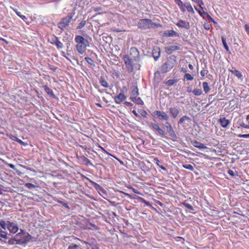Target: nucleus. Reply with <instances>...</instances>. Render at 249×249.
Listing matches in <instances>:
<instances>
[{
  "mask_svg": "<svg viewBox=\"0 0 249 249\" xmlns=\"http://www.w3.org/2000/svg\"><path fill=\"white\" fill-rule=\"evenodd\" d=\"M123 60L128 72H132L134 70V66L140 61V56L138 50L134 47L130 49V54L124 55Z\"/></svg>",
  "mask_w": 249,
  "mask_h": 249,
  "instance_id": "1",
  "label": "nucleus"
},
{
  "mask_svg": "<svg viewBox=\"0 0 249 249\" xmlns=\"http://www.w3.org/2000/svg\"><path fill=\"white\" fill-rule=\"evenodd\" d=\"M137 26L140 29H146L148 28H157L160 27L161 25L153 22L150 19L144 18L140 19Z\"/></svg>",
  "mask_w": 249,
  "mask_h": 249,
  "instance_id": "2",
  "label": "nucleus"
},
{
  "mask_svg": "<svg viewBox=\"0 0 249 249\" xmlns=\"http://www.w3.org/2000/svg\"><path fill=\"white\" fill-rule=\"evenodd\" d=\"M176 63V56L172 55L170 56L167 61L161 67L160 71L162 73H166L170 71L175 65Z\"/></svg>",
  "mask_w": 249,
  "mask_h": 249,
  "instance_id": "3",
  "label": "nucleus"
},
{
  "mask_svg": "<svg viewBox=\"0 0 249 249\" xmlns=\"http://www.w3.org/2000/svg\"><path fill=\"white\" fill-rule=\"evenodd\" d=\"M73 17L72 13H69L67 16L63 18L58 24V27L62 30L68 27Z\"/></svg>",
  "mask_w": 249,
  "mask_h": 249,
  "instance_id": "4",
  "label": "nucleus"
},
{
  "mask_svg": "<svg viewBox=\"0 0 249 249\" xmlns=\"http://www.w3.org/2000/svg\"><path fill=\"white\" fill-rule=\"evenodd\" d=\"M149 126L153 129V130L157 132V134L161 136L162 138H166L167 133L163 129L161 128L159 125L153 122L149 123Z\"/></svg>",
  "mask_w": 249,
  "mask_h": 249,
  "instance_id": "5",
  "label": "nucleus"
},
{
  "mask_svg": "<svg viewBox=\"0 0 249 249\" xmlns=\"http://www.w3.org/2000/svg\"><path fill=\"white\" fill-rule=\"evenodd\" d=\"M32 238H33V237L29 233H27L26 234L23 235L21 238H18V240L17 241V245H25L31 241Z\"/></svg>",
  "mask_w": 249,
  "mask_h": 249,
  "instance_id": "6",
  "label": "nucleus"
},
{
  "mask_svg": "<svg viewBox=\"0 0 249 249\" xmlns=\"http://www.w3.org/2000/svg\"><path fill=\"white\" fill-rule=\"evenodd\" d=\"M48 41L53 45L56 46L57 49L60 50L63 48V44L60 41L59 38L55 36H53L51 38L48 39Z\"/></svg>",
  "mask_w": 249,
  "mask_h": 249,
  "instance_id": "7",
  "label": "nucleus"
},
{
  "mask_svg": "<svg viewBox=\"0 0 249 249\" xmlns=\"http://www.w3.org/2000/svg\"><path fill=\"white\" fill-rule=\"evenodd\" d=\"M7 228L10 232L13 234L16 233L18 230V227L17 225L9 221H7Z\"/></svg>",
  "mask_w": 249,
  "mask_h": 249,
  "instance_id": "8",
  "label": "nucleus"
},
{
  "mask_svg": "<svg viewBox=\"0 0 249 249\" xmlns=\"http://www.w3.org/2000/svg\"><path fill=\"white\" fill-rule=\"evenodd\" d=\"M167 129V133H168L169 135L171 137V140L173 142H176L177 141L178 137L175 133V132L172 126H166Z\"/></svg>",
  "mask_w": 249,
  "mask_h": 249,
  "instance_id": "9",
  "label": "nucleus"
},
{
  "mask_svg": "<svg viewBox=\"0 0 249 249\" xmlns=\"http://www.w3.org/2000/svg\"><path fill=\"white\" fill-rule=\"evenodd\" d=\"M152 115L153 116L157 115L158 117H160V120L162 119L165 121H167L169 118V116L165 112L159 110L155 111Z\"/></svg>",
  "mask_w": 249,
  "mask_h": 249,
  "instance_id": "10",
  "label": "nucleus"
},
{
  "mask_svg": "<svg viewBox=\"0 0 249 249\" xmlns=\"http://www.w3.org/2000/svg\"><path fill=\"white\" fill-rule=\"evenodd\" d=\"M169 112L172 118H176L180 112V109L179 107H174L168 108Z\"/></svg>",
  "mask_w": 249,
  "mask_h": 249,
  "instance_id": "11",
  "label": "nucleus"
},
{
  "mask_svg": "<svg viewBox=\"0 0 249 249\" xmlns=\"http://www.w3.org/2000/svg\"><path fill=\"white\" fill-rule=\"evenodd\" d=\"M74 40L77 44H82L85 45H89L88 40L86 39L82 36L80 35L76 36L74 38Z\"/></svg>",
  "mask_w": 249,
  "mask_h": 249,
  "instance_id": "12",
  "label": "nucleus"
},
{
  "mask_svg": "<svg viewBox=\"0 0 249 249\" xmlns=\"http://www.w3.org/2000/svg\"><path fill=\"white\" fill-rule=\"evenodd\" d=\"M176 25L179 28H184L189 30L190 28V24L188 22L180 19L176 23Z\"/></svg>",
  "mask_w": 249,
  "mask_h": 249,
  "instance_id": "13",
  "label": "nucleus"
},
{
  "mask_svg": "<svg viewBox=\"0 0 249 249\" xmlns=\"http://www.w3.org/2000/svg\"><path fill=\"white\" fill-rule=\"evenodd\" d=\"M126 96L123 92L120 93L118 95L114 97V99L116 104H120L122 102L126 99Z\"/></svg>",
  "mask_w": 249,
  "mask_h": 249,
  "instance_id": "14",
  "label": "nucleus"
},
{
  "mask_svg": "<svg viewBox=\"0 0 249 249\" xmlns=\"http://www.w3.org/2000/svg\"><path fill=\"white\" fill-rule=\"evenodd\" d=\"M160 51L159 47H154L152 50V56L155 60H157L160 56Z\"/></svg>",
  "mask_w": 249,
  "mask_h": 249,
  "instance_id": "15",
  "label": "nucleus"
},
{
  "mask_svg": "<svg viewBox=\"0 0 249 249\" xmlns=\"http://www.w3.org/2000/svg\"><path fill=\"white\" fill-rule=\"evenodd\" d=\"M218 122L223 128L227 127L230 124V120L227 119L225 117L220 118L218 120Z\"/></svg>",
  "mask_w": 249,
  "mask_h": 249,
  "instance_id": "16",
  "label": "nucleus"
},
{
  "mask_svg": "<svg viewBox=\"0 0 249 249\" xmlns=\"http://www.w3.org/2000/svg\"><path fill=\"white\" fill-rule=\"evenodd\" d=\"M165 51L168 54H171L173 51L179 50L180 47L178 46L172 45L165 48Z\"/></svg>",
  "mask_w": 249,
  "mask_h": 249,
  "instance_id": "17",
  "label": "nucleus"
},
{
  "mask_svg": "<svg viewBox=\"0 0 249 249\" xmlns=\"http://www.w3.org/2000/svg\"><path fill=\"white\" fill-rule=\"evenodd\" d=\"M89 45H85L84 44H77L76 46V48L77 52L80 54H83L86 51V47L87 46H89Z\"/></svg>",
  "mask_w": 249,
  "mask_h": 249,
  "instance_id": "18",
  "label": "nucleus"
},
{
  "mask_svg": "<svg viewBox=\"0 0 249 249\" xmlns=\"http://www.w3.org/2000/svg\"><path fill=\"white\" fill-rule=\"evenodd\" d=\"M192 144L194 146L197 147L200 149H204L207 148V146H205L204 144L197 141H194L192 142Z\"/></svg>",
  "mask_w": 249,
  "mask_h": 249,
  "instance_id": "19",
  "label": "nucleus"
},
{
  "mask_svg": "<svg viewBox=\"0 0 249 249\" xmlns=\"http://www.w3.org/2000/svg\"><path fill=\"white\" fill-rule=\"evenodd\" d=\"M163 36H178L179 35L177 32H176L173 30H170V31L166 30V31H164Z\"/></svg>",
  "mask_w": 249,
  "mask_h": 249,
  "instance_id": "20",
  "label": "nucleus"
},
{
  "mask_svg": "<svg viewBox=\"0 0 249 249\" xmlns=\"http://www.w3.org/2000/svg\"><path fill=\"white\" fill-rule=\"evenodd\" d=\"M45 91L51 97L54 99H56V97L54 94L53 92L51 89L47 85H45L43 87Z\"/></svg>",
  "mask_w": 249,
  "mask_h": 249,
  "instance_id": "21",
  "label": "nucleus"
},
{
  "mask_svg": "<svg viewBox=\"0 0 249 249\" xmlns=\"http://www.w3.org/2000/svg\"><path fill=\"white\" fill-rule=\"evenodd\" d=\"M139 95L138 88L137 86L135 87L132 90L131 93L130 99L132 101H134L133 98H136Z\"/></svg>",
  "mask_w": 249,
  "mask_h": 249,
  "instance_id": "22",
  "label": "nucleus"
},
{
  "mask_svg": "<svg viewBox=\"0 0 249 249\" xmlns=\"http://www.w3.org/2000/svg\"><path fill=\"white\" fill-rule=\"evenodd\" d=\"M90 182L92 184L93 187L95 188V189L97 190L98 192L100 191H103V188L101 187L100 185H99L98 183L95 182L93 181H92L90 179H89Z\"/></svg>",
  "mask_w": 249,
  "mask_h": 249,
  "instance_id": "23",
  "label": "nucleus"
},
{
  "mask_svg": "<svg viewBox=\"0 0 249 249\" xmlns=\"http://www.w3.org/2000/svg\"><path fill=\"white\" fill-rule=\"evenodd\" d=\"M222 42L223 45V46L224 48L226 49V51L229 53H231V52L230 51L229 47L226 43V38L225 36H222Z\"/></svg>",
  "mask_w": 249,
  "mask_h": 249,
  "instance_id": "24",
  "label": "nucleus"
},
{
  "mask_svg": "<svg viewBox=\"0 0 249 249\" xmlns=\"http://www.w3.org/2000/svg\"><path fill=\"white\" fill-rule=\"evenodd\" d=\"M100 83L101 85L105 88L109 87V85L107 81L104 79V78L102 76H101L100 78Z\"/></svg>",
  "mask_w": 249,
  "mask_h": 249,
  "instance_id": "25",
  "label": "nucleus"
},
{
  "mask_svg": "<svg viewBox=\"0 0 249 249\" xmlns=\"http://www.w3.org/2000/svg\"><path fill=\"white\" fill-rule=\"evenodd\" d=\"M231 72L234 74L236 77H237L239 79H241L243 77V75L241 72H240L239 71L237 70H234V71H230Z\"/></svg>",
  "mask_w": 249,
  "mask_h": 249,
  "instance_id": "26",
  "label": "nucleus"
},
{
  "mask_svg": "<svg viewBox=\"0 0 249 249\" xmlns=\"http://www.w3.org/2000/svg\"><path fill=\"white\" fill-rule=\"evenodd\" d=\"M18 240V238L17 236L15 235L14 237L9 239L7 243L11 245H14L15 244H17Z\"/></svg>",
  "mask_w": 249,
  "mask_h": 249,
  "instance_id": "27",
  "label": "nucleus"
},
{
  "mask_svg": "<svg viewBox=\"0 0 249 249\" xmlns=\"http://www.w3.org/2000/svg\"><path fill=\"white\" fill-rule=\"evenodd\" d=\"M185 120H187V121L190 122L191 121V119L190 117L185 115V116H183V117H182L179 119V121L178 122V124H183Z\"/></svg>",
  "mask_w": 249,
  "mask_h": 249,
  "instance_id": "28",
  "label": "nucleus"
},
{
  "mask_svg": "<svg viewBox=\"0 0 249 249\" xmlns=\"http://www.w3.org/2000/svg\"><path fill=\"white\" fill-rule=\"evenodd\" d=\"M202 86L204 91L206 93H208L210 91V88L208 86V83L207 82H203L202 83Z\"/></svg>",
  "mask_w": 249,
  "mask_h": 249,
  "instance_id": "29",
  "label": "nucleus"
},
{
  "mask_svg": "<svg viewBox=\"0 0 249 249\" xmlns=\"http://www.w3.org/2000/svg\"><path fill=\"white\" fill-rule=\"evenodd\" d=\"M178 81V79H170V80H167L166 82H165V85H167V86H173L174 84L176 83Z\"/></svg>",
  "mask_w": 249,
  "mask_h": 249,
  "instance_id": "30",
  "label": "nucleus"
},
{
  "mask_svg": "<svg viewBox=\"0 0 249 249\" xmlns=\"http://www.w3.org/2000/svg\"><path fill=\"white\" fill-rule=\"evenodd\" d=\"M68 249H82L80 245L75 244H71L68 248Z\"/></svg>",
  "mask_w": 249,
  "mask_h": 249,
  "instance_id": "31",
  "label": "nucleus"
},
{
  "mask_svg": "<svg viewBox=\"0 0 249 249\" xmlns=\"http://www.w3.org/2000/svg\"><path fill=\"white\" fill-rule=\"evenodd\" d=\"M7 232L2 230L0 228V236L4 239H8L9 237L7 236Z\"/></svg>",
  "mask_w": 249,
  "mask_h": 249,
  "instance_id": "32",
  "label": "nucleus"
},
{
  "mask_svg": "<svg viewBox=\"0 0 249 249\" xmlns=\"http://www.w3.org/2000/svg\"><path fill=\"white\" fill-rule=\"evenodd\" d=\"M28 232H26L24 231V230L22 229L20 230V232L17 233L16 236L18 238H21L23 235L26 234Z\"/></svg>",
  "mask_w": 249,
  "mask_h": 249,
  "instance_id": "33",
  "label": "nucleus"
},
{
  "mask_svg": "<svg viewBox=\"0 0 249 249\" xmlns=\"http://www.w3.org/2000/svg\"><path fill=\"white\" fill-rule=\"evenodd\" d=\"M0 226L3 230H6L7 226V221L6 222L5 221L3 220H1L0 221Z\"/></svg>",
  "mask_w": 249,
  "mask_h": 249,
  "instance_id": "34",
  "label": "nucleus"
},
{
  "mask_svg": "<svg viewBox=\"0 0 249 249\" xmlns=\"http://www.w3.org/2000/svg\"><path fill=\"white\" fill-rule=\"evenodd\" d=\"M139 165L141 166V169L142 171L145 172L147 170V167L143 161H141L139 163Z\"/></svg>",
  "mask_w": 249,
  "mask_h": 249,
  "instance_id": "35",
  "label": "nucleus"
},
{
  "mask_svg": "<svg viewBox=\"0 0 249 249\" xmlns=\"http://www.w3.org/2000/svg\"><path fill=\"white\" fill-rule=\"evenodd\" d=\"M192 92L196 96H199L202 94V90L200 89H194Z\"/></svg>",
  "mask_w": 249,
  "mask_h": 249,
  "instance_id": "36",
  "label": "nucleus"
},
{
  "mask_svg": "<svg viewBox=\"0 0 249 249\" xmlns=\"http://www.w3.org/2000/svg\"><path fill=\"white\" fill-rule=\"evenodd\" d=\"M133 100H134V102L138 105H143V102L142 100V99L140 97H137L136 98H133Z\"/></svg>",
  "mask_w": 249,
  "mask_h": 249,
  "instance_id": "37",
  "label": "nucleus"
},
{
  "mask_svg": "<svg viewBox=\"0 0 249 249\" xmlns=\"http://www.w3.org/2000/svg\"><path fill=\"white\" fill-rule=\"evenodd\" d=\"M182 166L184 168L190 170L191 171H193L194 170V167L190 164H183Z\"/></svg>",
  "mask_w": 249,
  "mask_h": 249,
  "instance_id": "38",
  "label": "nucleus"
},
{
  "mask_svg": "<svg viewBox=\"0 0 249 249\" xmlns=\"http://www.w3.org/2000/svg\"><path fill=\"white\" fill-rule=\"evenodd\" d=\"M85 59L86 60V61H87L89 64H90V65H93V66H94V65H95V64H94V61H93V60H92L91 58H89V57H86L85 58Z\"/></svg>",
  "mask_w": 249,
  "mask_h": 249,
  "instance_id": "39",
  "label": "nucleus"
},
{
  "mask_svg": "<svg viewBox=\"0 0 249 249\" xmlns=\"http://www.w3.org/2000/svg\"><path fill=\"white\" fill-rule=\"evenodd\" d=\"M184 79L187 80H192L194 78L190 74L186 73L184 75Z\"/></svg>",
  "mask_w": 249,
  "mask_h": 249,
  "instance_id": "40",
  "label": "nucleus"
},
{
  "mask_svg": "<svg viewBox=\"0 0 249 249\" xmlns=\"http://www.w3.org/2000/svg\"><path fill=\"white\" fill-rule=\"evenodd\" d=\"M25 186L28 189H33L36 187V186L31 183H27L25 184Z\"/></svg>",
  "mask_w": 249,
  "mask_h": 249,
  "instance_id": "41",
  "label": "nucleus"
},
{
  "mask_svg": "<svg viewBox=\"0 0 249 249\" xmlns=\"http://www.w3.org/2000/svg\"><path fill=\"white\" fill-rule=\"evenodd\" d=\"M238 124L240 126H241L242 127L249 129V125L245 124L242 121L241 122H238Z\"/></svg>",
  "mask_w": 249,
  "mask_h": 249,
  "instance_id": "42",
  "label": "nucleus"
},
{
  "mask_svg": "<svg viewBox=\"0 0 249 249\" xmlns=\"http://www.w3.org/2000/svg\"><path fill=\"white\" fill-rule=\"evenodd\" d=\"M83 242L84 244H85L86 245H88V244L91 247V249H99V247L98 246H97L96 245H92V244H89L88 242H85V241H84Z\"/></svg>",
  "mask_w": 249,
  "mask_h": 249,
  "instance_id": "43",
  "label": "nucleus"
},
{
  "mask_svg": "<svg viewBox=\"0 0 249 249\" xmlns=\"http://www.w3.org/2000/svg\"><path fill=\"white\" fill-rule=\"evenodd\" d=\"M86 24V20H82L79 24L78 26H77V29H81L82 27H83Z\"/></svg>",
  "mask_w": 249,
  "mask_h": 249,
  "instance_id": "44",
  "label": "nucleus"
},
{
  "mask_svg": "<svg viewBox=\"0 0 249 249\" xmlns=\"http://www.w3.org/2000/svg\"><path fill=\"white\" fill-rule=\"evenodd\" d=\"M155 160L157 161L156 164L158 166H159L160 168L161 169L164 171H167V169L165 167L159 164L160 161L158 159H155Z\"/></svg>",
  "mask_w": 249,
  "mask_h": 249,
  "instance_id": "45",
  "label": "nucleus"
},
{
  "mask_svg": "<svg viewBox=\"0 0 249 249\" xmlns=\"http://www.w3.org/2000/svg\"><path fill=\"white\" fill-rule=\"evenodd\" d=\"M183 205L186 208H187L190 210H192V211L194 210V207L191 205H190L188 203H184Z\"/></svg>",
  "mask_w": 249,
  "mask_h": 249,
  "instance_id": "46",
  "label": "nucleus"
},
{
  "mask_svg": "<svg viewBox=\"0 0 249 249\" xmlns=\"http://www.w3.org/2000/svg\"><path fill=\"white\" fill-rule=\"evenodd\" d=\"M82 159H83V160L86 162V164L87 165H89V164H91V162H90V161L89 160V159H88L87 158H86V157L85 156H83L82 157Z\"/></svg>",
  "mask_w": 249,
  "mask_h": 249,
  "instance_id": "47",
  "label": "nucleus"
},
{
  "mask_svg": "<svg viewBox=\"0 0 249 249\" xmlns=\"http://www.w3.org/2000/svg\"><path fill=\"white\" fill-rule=\"evenodd\" d=\"M17 15L19 17L22 19H23L24 21H25L26 19H27V18L24 16L21 15L20 13L19 12L16 11Z\"/></svg>",
  "mask_w": 249,
  "mask_h": 249,
  "instance_id": "48",
  "label": "nucleus"
},
{
  "mask_svg": "<svg viewBox=\"0 0 249 249\" xmlns=\"http://www.w3.org/2000/svg\"><path fill=\"white\" fill-rule=\"evenodd\" d=\"M58 202L59 203H61L63 206H64L65 208H66L67 209L70 210V206H69V205L67 204V203H66V202H64V201H58Z\"/></svg>",
  "mask_w": 249,
  "mask_h": 249,
  "instance_id": "49",
  "label": "nucleus"
},
{
  "mask_svg": "<svg viewBox=\"0 0 249 249\" xmlns=\"http://www.w3.org/2000/svg\"><path fill=\"white\" fill-rule=\"evenodd\" d=\"M180 8L181 11L183 12H184L185 11V7H184V3L181 1V4H177Z\"/></svg>",
  "mask_w": 249,
  "mask_h": 249,
  "instance_id": "50",
  "label": "nucleus"
},
{
  "mask_svg": "<svg viewBox=\"0 0 249 249\" xmlns=\"http://www.w3.org/2000/svg\"><path fill=\"white\" fill-rule=\"evenodd\" d=\"M140 114L143 117H146L147 113L144 110H140L139 111Z\"/></svg>",
  "mask_w": 249,
  "mask_h": 249,
  "instance_id": "51",
  "label": "nucleus"
},
{
  "mask_svg": "<svg viewBox=\"0 0 249 249\" xmlns=\"http://www.w3.org/2000/svg\"><path fill=\"white\" fill-rule=\"evenodd\" d=\"M17 142H18V143H19V144H20L21 145H23V146H27L28 145L27 143L23 142L22 141L19 139L18 138V139Z\"/></svg>",
  "mask_w": 249,
  "mask_h": 249,
  "instance_id": "52",
  "label": "nucleus"
},
{
  "mask_svg": "<svg viewBox=\"0 0 249 249\" xmlns=\"http://www.w3.org/2000/svg\"><path fill=\"white\" fill-rule=\"evenodd\" d=\"M228 173L231 177H234L235 176V174L234 172L231 169H229L228 171Z\"/></svg>",
  "mask_w": 249,
  "mask_h": 249,
  "instance_id": "53",
  "label": "nucleus"
},
{
  "mask_svg": "<svg viewBox=\"0 0 249 249\" xmlns=\"http://www.w3.org/2000/svg\"><path fill=\"white\" fill-rule=\"evenodd\" d=\"M203 26L205 30H209L210 29V25L208 23H205L203 25Z\"/></svg>",
  "mask_w": 249,
  "mask_h": 249,
  "instance_id": "54",
  "label": "nucleus"
},
{
  "mask_svg": "<svg viewBox=\"0 0 249 249\" xmlns=\"http://www.w3.org/2000/svg\"><path fill=\"white\" fill-rule=\"evenodd\" d=\"M239 138H249V134H239L238 136Z\"/></svg>",
  "mask_w": 249,
  "mask_h": 249,
  "instance_id": "55",
  "label": "nucleus"
},
{
  "mask_svg": "<svg viewBox=\"0 0 249 249\" xmlns=\"http://www.w3.org/2000/svg\"><path fill=\"white\" fill-rule=\"evenodd\" d=\"M66 45H67V52H69V51H71V49L70 48V46H71V42L70 41H68L67 44H66Z\"/></svg>",
  "mask_w": 249,
  "mask_h": 249,
  "instance_id": "56",
  "label": "nucleus"
},
{
  "mask_svg": "<svg viewBox=\"0 0 249 249\" xmlns=\"http://www.w3.org/2000/svg\"><path fill=\"white\" fill-rule=\"evenodd\" d=\"M107 152V154L110 155V156H111L113 157L114 158H115L116 160H117L121 164H122V165H123V164H124V162H123V161L122 160H119V159H118L117 157H116L115 156H113V155H111V154H109V153H108V152Z\"/></svg>",
  "mask_w": 249,
  "mask_h": 249,
  "instance_id": "57",
  "label": "nucleus"
},
{
  "mask_svg": "<svg viewBox=\"0 0 249 249\" xmlns=\"http://www.w3.org/2000/svg\"><path fill=\"white\" fill-rule=\"evenodd\" d=\"M186 9H187V11L188 12H191V13H195V12H194L192 7V6H189Z\"/></svg>",
  "mask_w": 249,
  "mask_h": 249,
  "instance_id": "58",
  "label": "nucleus"
},
{
  "mask_svg": "<svg viewBox=\"0 0 249 249\" xmlns=\"http://www.w3.org/2000/svg\"><path fill=\"white\" fill-rule=\"evenodd\" d=\"M140 199H141L142 202L144 203H145L146 205H150L149 202L147 201H146L143 198L140 197Z\"/></svg>",
  "mask_w": 249,
  "mask_h": 249,
  "instance_id": "59",
  "label": "nucleus"
},
{
  "mask_svg": "<svg viewBox=\"0 0 249 249\" xmlns=\"http://www.w3.org/2000/svg\"><path fill=\"white\" fill-rule=\"evenodd\" d=\"M10 138L11 139H12L13 141H14L15 142H17V140L18 139V138H17L16 136H14L13 135H11L10 136Z\"/></svg>",
  "mask_w": 249,
  "mask_h": 249,
  "instance_id": "60",
  "label": "nucleus"
},
{
  "mask_svg": "<svg viewBox=\"0 0 249 249\" xmlns=\"http://www.w3.org/2000/svg\"><path fill=\"white\" fill-rule=\"evenodd\" d=\"M199 7H200L201 9H203V8L202 7V5H204V3L202 0H199L198 2L197 3Z\"/></svg>",
  "mask_w": 249,
  "mask_h": 249,
  "instance_id": "61",
  "label": "nucleus"
},
{
  "mask_svg": "<svg viewBox=\"0 0 249 249\" xmlns=\"http://www.w3.org/2000/svg\"><path fill=\"white\" fill-rule=\"evenodd\" d=\"M245 29L247 34L249 35V24H245Z\"/></svg>",
  "mask_w": 249,
  "mask_h": 249,
  "instance_id": "62",
  "label": "nucleus"
},
{
  "mask_svg": "<svg viewBox=\"0 0 249 249\" xmlns=\"http://www.w3.org/2000/svg\"><path fill=\"white\" fill-rule=\"evenodd\" d=\"M207 71L206 70H202L201 71H200V75L202 76H204L207 73Z\"/></svg>",
  "mask_w": 249,
  "mask_h": 249,
  "instance_id": "63",
  "label": "nucleus"
},
{
  "mask_svg": "<svg viewBox=\"0 0 249 249\" xmlns=\"http://www.w3.org/2000/svg\"><path fill=\"white\" fill-rule=\"evenodd\" d=\"M102 10V7H98L94 8V11L95 12H98Z\"/></svg>",
  "mask_w": 249,
  "mask_h": 249,
  "instance_id": "64",
  "label": "nucleus"
}]
</instances>
